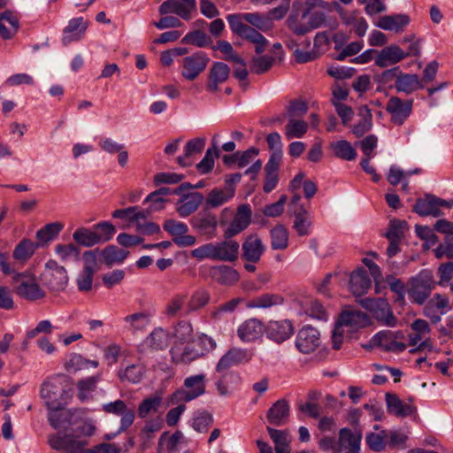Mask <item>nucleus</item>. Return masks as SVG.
Listing matches in <instances>:
<instances>
[{
	"label": "nucleus",
	"instance_id": "obj_1",
	"mask_svg": "<svg viewBox=\"0 0 453 453\" xmlns=\"http://www.w3.org/2000/svg\"><path fill=\"white\" fill-rule=\"evenodd\" d=\"M252 357L253 353L246 349L233 348L219 358L216 365V373L218 375L215 377V384L219 395H226L228 394L226 380L228 377L233 376L229 369L232 366L250 362Z\"/></svg>",
	"mask_w": 453,
	"mask_h": 453
},
{
	"label": "nucleus",
	"instance_id": "obj_2",
	"mask_svg": "<svg viewBox=\"0 0 453 453\" xmlns=\"http://www.w3.org/2000/svg\"><path fill=\"white\" fill-rule=\"evenodd\" d=\"M114 219H120L127 222V226H134L135 231L145 235H152L160 232L157 224L149 221L150 211L141 210L138 206L118 209L111 214Z\"/></svg>",
	"mask_w": 453,
	"mask_h": 453
},
{
	"label": "nucleus",
	"instance_id": "obj_3",
	"mask_svg": "<svg viewBox=\"0 0 453 453\" xmlns=\"http://www.w3.org/2000/svg\"><path fill=\"white\" fill-rule=\"evenodd\" d=\"M226 19L231 31H240L241 27H252L263 32L270 31L273 27L267 14L260 12H241L228 14Z\"/></svg>",
	"mask_w": 453,
	"mask_h": 453
},
{
	"label": "nucleus",
	"instance_id": "obj_4",
	"mask_svg": "<svg viewBox=\"0 0 453 453\" xmlns=\"http://www.w3.org/2000/svg\"><path fill=\"white\" fill-rule=\"evenodd\" d=\"M411 332L408 334L409 345L415 347L411 352L433 349L431 340L432 328L429 323L423 319H415L410 326Z\"/></svg>",
	"mask_w": 453,
	"mask_h": 453
},
{
	"label": "nucleus",
	"instance_id": "obj_5",
	"mask_svg": "<svg viewBox=\"0 0 453 453\" xmlns=\"http://www.w3.org/2000/svg\"><path fill=\"white\" fill-rule=\"evenodd\" d=\"M435 287L436 282L433 274L428 271H423L412 280L408 291L409 298L412 303L422 305L427 301Z\"/></svg>",
	"mask_w": 453,
	"mask_h": 453
},
{
	"label": "nucleus",
	"instance_id": "obj_6",
	"mask_svg": "<svg viewBox=\"0 0 453 453\" xmlns=\"http://www.w3.org/2000/svg\"><path fill=\"white\" fill-rule=\"evenodd\" d=\"M41 396L51 411L61 410L66 404L65 390L58 378H51L42 383Z\"/></svg>",
	"mask_w": 453,
	"mask_h": 453
},
{
	"label": "nucleus",
	"instance_id": "obj_7",
	"mask_svg": "<svg viewBox=\"0 0 453 453\" xmlns=\"http://www.w3.org/2000/svg\"><path fill=\"white\" fill-rule=\"evenodd\" d=\"M183 389H179L172 395V403L190 402L205 393V375L196 374L188 376L184 380Z\"/></svg>",
	"mask_w": 453,
	"mask_h": 453
},
{
	"label": "nucleus",
	"instance_id": "obj_8",
	"mask_svg": "<svg viewBox=\"0 0 453 453\" xmlns=\"http://www.w3.org/2000/svg\"><path fill=\"white\" fill-rule=\"evenodd\" d=\"M364 308L370 311L372 316L382 325L395 326L396 318L394 316L388 303L383 298H366L361 301Z\"/></svg>",
	"mask_w": 453,
	"mask_h": 453
},
{
	"label": "nucleus",
	"instance_id": "obj_9",
	"mask_svg": "<svg viewBox=\"0 0 453 453\" xmlns=\"http://www.w3.org/2000/svg\"><path fill=\"white\" fill-rule=\"evenodd\" d=\"M210 58L204 51H196L183 58L181 75L188 81H195L207 67Z\"/></svg>",
	"mask_w": 453,
	"mask_h": 453
},
{
	"label": "nucleus",
	"instance_id": "obj_10",
	"mask_svg": "<svg viewBox=\"0 0 453 453\" xmlns=\"http://www.w3.org/2000/svg\"><path fill=\"white\" fill-rule=\"evenodd\" d=\"M68 280L67 272L64 266L59 265L54 260H50L45 265L42 281L52 291L64 290L68 284Z\"/></svg>",
	"mask_w": 453,
	"mask_h": 453
},
{
	"label": "nucleus",
	"instance_id": "obj_11",
	"mask_svg": "<svg viewBox=\"0 0 453 453\" xmlns=\"http://www.w3.org/2000/svg\"><path fill=\"white\" fill-rule=\"evenodd\" d=\"M14 288L17 294L29 301H35L44 296L43 290L29 273H17L14 277Z\"/></svg>",
	"mask_w": 453,
	"mask_h": 453
},
{
	"label": "nucleus",
	"instance_id": "obj_12",
	"mask_svg": "<svg viewBox=\"0 0 453 453\" xmlns=\"http://www.w3.org/2000/svg\"><path fill=\"white\" fill-rule=\"evenodd\" d=\"M413 100H403L398 96H391L385 107L390 115V121L397 126H402L412 112Z\"/></svg>",
	"mask_w": 453,
	"mask_h": 453
},
{
	"label": "nucleus",
	"instance_id": "obj_13",
	"mask_svg": "<svg viewBox=\"0 0 453 453\" xmlns=\"http://www.w3.org/2000/svg\"><path fill=\"white\" fill-rule=\"evenodd\" d=\"M451 310L449 298L442 294L436 293L428 300L423 309V315L430 319L432 324L441 321V316Z\"/></svg>",
	"mask_w": 453,
	"mask_h": 453
},
{
	"label": "nucleus",
	"instance_id": "obj_14",
	"mask_svg": "<svg viewBox=\"0 0 453 453\" xmlns=\"http://www.w3.org/2000/svg\"><path fill=\"white\" fill-rule=\"evenodd\" d=\"M252 211L249 204H241L233 219L224 231V238L231 239L244 231L251 222Z\"/></svg>",
	"mask_w": 453,
	"mask_h": 453
},
{
	"label": "nucleus",
	"instance_id": "obj_15",
	"mask_svg": "<svg viewBox=\"0 0 453 453\" xmlns=\"http://www.w3.org/2000/svg\"><path fill=\"white\" fill-rule=\"evenodd\" d=\"M309 12V9H303L302 2L293 4L292 11L286 20V24L296 35L302 36L310 33L308 20L304 21Z\"/></svg>",
	"mask_w": 453,
	"mask_h": 453
},
{
	"label": "nucleus",
	"instance_id": "obj_16",
	"mask_svg": "<svg viewBox=\"0 0 453 453\" xmlns=\"http://www.w3.org/2000/svg\"><path fill=\"white\" fill-rule=\"evenodd\" d=\"M196 8V0H166L160 4L158 12L161 15L173 13L185 20H188L191 19V12Z\"/></svg>",
	"mask_w": 453,
	"mask_h": 453
},
{
	"label": "nucleus",
	"instance_id": "obj_17",
	"mask_svg": "<svg viewBox=\"0 0 453 453\" xmlns=\"http://www.w3.org/2000/svg\"><path fill=\"white\" fill-rule=\"evenodd\" d=\"M172 360L176 365H188L204 356L196 342H188L185 346L174 345L170 350Z\"/></svg>",
	"mask_w": 453,
	"mask_h": 453
},
{
	"label": "nucleus",
	"instance_id": "obj_18",
	"mask_svg": "<svg viewBox=\"0 0 453 453\" xmlns=\"http://www.w3.org/2000/svg\"><path fill=\"white\" fill-rule=\"evenodd\" d=\"M164 229L173 236V242L180 247L193 246L196 239L194 235L187 234L188 226L175 219H167L164 224Z\"/></svg>",
	"mask_w": 453,
	"mask_h": 453
},
{
	"label": "nucleus",
	"instance_id": "obj_19",
	"mask_svg": "<svg viewBox=\"0 0 453 453\" xmlns=\"http://www.w3.org/2000/svg\"><path fill=\"white\" fill-rule=\"evenodd\" d=\"M320 334L311 326H303L297 334L296 346L298 350L304 354L314 351L319 345Z\"/></svg>",
	"mask_w": 453,
	"mask_h": 453
},
{
	"label": "nucleus",
	"instance_id": "obj_20",
	"mask_svg": "<svg viewBox=\"0 0 453 453\" xmlns=\"http://www.w3.org/2000/svg\"><path fill=\"white\" fill-rule=\"evenodd\" d=\"M403 338L402 332H392L388 330L377 333L372 339L374 345L380 346L387 351L403 352L406 349V344L396 341V338Z\"/></svg>",
	"mask_w": 453,
	"mask_h": 453
},
{
	"label": "nucleus",
	"instance_id": "obj_21",
	"mask_svg": "<svg viewBox=\"0 0 453 453\" xmlns=\"http://www.w3.org/2000/svg\"><path fill=\"white\" fill-rule=\"evenodd\" d=\"M265 328L263 323L255 318L248 319L237 327V336L242 342H252L260 339Z\"/></svg>",
	"mask_w": 453,
	"mask_h": 453
},
{
	"label": "nucleus",
	"instance_id": "obj_22",
	"mask_svg": "<svg viewBox=\"0 0 453 453\" xmlns=\"http://www.w3.org/2000/svg\"><path fill=\"white\" fill-rule=\"evenodd\" d=\"M266 335L277 343L289 339L294 334V327L290 320H271L265 327Z\"/></svg>",
	"mask_w": 453,
	"mask_h": 453
},
{
	"label": "nucleus",
	"instance_id": "obj_23",
	"mask_svg": "<svg viewBox=\"0 0 453 453\" xmlns=\"http://www.w3.org/2000/svg\"><path fill=\"white\" fill-rule=\"evenodd\" d=\"M242 257L250 262L257 263L265 251L261 238L257 234L246 236L242 245Z\"/></svg>",
	"mask_w": 453,
	"mask_h": 453
},
{
	"label": "nucleus",
	"instance_id": "obj_24",
	"mask_svg": "<svg viewBox=\"0 0 453 453\" xmlns=\"http://www.w3.org/2000/svg\"><path fill=\"white\" fill-rule=\"evenodd\" d=\"M362 438L361 430L356 427L352 432L349 428H342L339 433V453H359Z\"/></svg>",
	"mask_w": 453,
	"mask_h": 453
},
{
	"label": "nucleus",
	"instance_id": "obj_25",
	"mask_svg": "<svg viewBox=\"0 0 453 453\" xmlns=\"http://www.w3.org/2000/svg\"><path fill=\"white\" fill-rule=\"evenodd\" d=\"M192 226L202 235L211 239L216 235L218 220L210 212H200L191 219Z\"/></svg>",
	"mask_w": 453,
	"mask_h": 453
},
{
	"label": "nucleus",
	"instance_id": "obj_26",
	"mask_svg": "<svg viewBox=\"0 0 453 453\" xmlns=\"http://www.w3.org/2000/svg\"><path fill=\"white\" fill-rule=\"evenodd\" d=\"M336 11L345 26H351L358 37H363L368 29V24L364 17L358 15L357 11H347L337 4Z\"/></svg>",
	"mask_w": 453,
	"mask_h": 453
},
{
	"label": "nucleus",
	"instance_id": "obj_27",
	"mask_svg": "<svg viewBox=\"0 0 453 453\" xmlns=\"http://www.w3.org/2000/svg\"><path fill=\"white\" fill-rule=\"evenodd\" d=\"M407 58V54L398 45L391 44L379 51L375 58V65L380 68L394 65Z\"/></svg>",
	"mask_w": 453,
	"mask_h": 453
},
{
	"label": "nucleus",
	"instance_id": "obj_28",
	"mask_svg": "<svg viewBox=\"0 0 453 453\" xmlns=\"http://www.w3.org/2000/svg\"><path fill=\"white\" fill-rule=\"evenodd\" d=\"M49 443L55 449H64L69 453H82L87 441L76 440L69 434H56L50 437Z\"/></svg>",
	"mask_w": 453,
	"mask_h": 453
},
{
	"label": "nucleus",
	"instance_id": "obj_29",
	"mask_svg": "<svg viewBox=\"0 0 453 453\" xmlns=\"http://www.w3.org/2000/svg\"><path fill=\"white\" fill-rule=\"evenodd\" d=\"M337 323L345 328L348 333L365 326L369 323V319L365 313L357 310H346L344 311Z\"/></svg>",
	"mask_w": 453,
	"mask_h": 453
},
{
	"label": "nucleus",
	"instance_id": "obj_30",
	"mask_svg": "<svg viewBox=\"0 0 453 453\" xmlns=\"http://www.w3.org/2000/svg\"><path fill=\"white\" fill-rule=\"evenodd\" d=\"M240 27V31H232V33L252 43L257 54H261L266 50L269 41L260 32L252 27Z\"/></svg>",
	"mask_w": 453,
	"mask_h": 453
},
{
	"label": "nucleus",
	"instance_id": "obj_31",
	"mask_svg": "<svg viewBox=\"0 0 453 453\" xmlns=\"http://www.w3.org/2000/svg\"><path fill=\"white\" fill-rule=\"evenodd\" d=\"M180 200L176 203V211L182 218H186L194 213L203 200V196L199 192L181 193Z\"/></svg>",
	"mask_w": 453,
	"mask_h": 453
},
{
	"label": "nucleus",
	"instance_id": "obj_32",
	"mask_svg": "<svg viewBox=\"0 0 453 453\" xmlns=\"http://www.w3.org/2000/svg\"><path fill=\"white\" fill-rule=\"evenodd\" d=\"M394 88L398 93L411 95L422 89L424 84L418 74L406 73L400 69V73L398 74L396 83L394 84Z\"/></svg>",
	"mask_w": 453,
	"mask_h": 453
},
{
	"label": "nucleus",
	"instance_id": "obj_33",
	"mask_svg": "<svg viewBox=\"0 0 453 453\" xmlns=\"http://www.w3.org/2000/svg\"><path fill=\"white\" fill-rule=\"evenodd\" d=\"M230 69L223 62H215L210 68L206 88L210 92H216L219 86L224 83L229 76Z\"/></svg>",
	"mask_w": 453,
	"mask_h": 453
},
{
	"label": "nucleus",
	"instance_id": "obj_34",
	"mask_svg": "<svg viewBox=\"0 0 453 453\" xmlns=\"http://www.w3.org/2000/svg\"><path fill=\"white\" fill-rule=\"evenodd\" d=\"M414 211L420 216H433L438 218L443 215L440 209L439 197L434 195H426L419 198L414 206Z\"/></svg>",
	"mask_w": 453,
	"mask_h": 453
},
{
	"label": "nucleus",
	"instance_id": "obj_35",
	"mask_svg": "<svg viewBox=\"0 0 453 453\" xmlns=\"http://www.w3.org/2000/svg\"><path fill=\"white\" fill-rule=\"evenodd\" d=\"M216 261L232 262L237 259L240 245L236 241L226 239L214 242Z\"/></svg>",
	"mask_w": 453,
	"mask_h": 453
},
{
	"label": "nucleus",
	"instance_id": "obj_36",
	"mask_svg": "<svg viewBox=\"0 0 453 453\" xmlns=\"http://www.w3.org/2000/svg\"><path fill=\"white\" fill-rule=\"evenodd\" d=\"M372 281L363 268H357L349 275V290L356 296H362L371 288Z\"/></svg>",
	"mask_w": 453,
	"mask_h": 453
},
{
	"label": "nucleus",
	"instance_id": "obj_37",
	"mask_svg": "<svg viewBox=\"0 0 453 453\" xmlns=\"http://www.w3.org/2000/svg\"><path fill=\"white\" fill-rule=\"evenodd\" d=\"M19 28L18 16L12 11H5L0 14V35L4 40L12 39Z\"/></svg>",
	"mask_w": 453,
	"mask_h": 453
},
{
	"label": "nucleus",
	"instance_id": "obj_38",
	"mask_svg": "<svg viewBox=\"0 0 453 453\" xmlns=\"http://www.w3.org/2000/svg\"><path fill=\"white\" fill-rule=\"evenodd\" d=\"M235 194V189L231 185H226L223 188H214L211 190L206 197V206L209 208H218L230 201Z\"/></svg>",
	"mask_w": 453,
	"mask_h": 453
},
{
	"label": "nucleus",
	"instance_id": "obj_39",
	"mask_svg": "<svg viewBox=\"0 0 453 453\" xmlns=\"http://www.w3.org/2000/svg\"><path fill=\"white\" fill-rule=\"evenodd\" d=\"M289 416V404L284 399L274 403L268 410L267 419L274 426H283L287 423Z\"/></svg>",
	"mask_w": 453,
	"mask_h": 453
},
{
	"label": "nucleus",
	"instance_id": "obj_40",
	"mask_svg": "<svg viewBox=\"0 0 453 453\" xmlns=\"http://www.w3.org/2000/svg\"><path fill=\"white\" fill-rule=\"evenodd\" d=\"M410 23V18L405 14L385 15L380 17L375 25L384 30L400 32Z\"/></svg>",
	"mask_w": 453,
	"mask_h": 453
},
{
	"label": "nucleus",
	"instance_id": "obj_41",
	"mask_svg": "<svg viewBox=\"0 0 453 453\" xmlns=\"http://www.w3.org/2000/svg\"><path fill=\"white\" fill-rule=\"evenodd\" d=\"M87 27V23L81 17L70 19L67 27L64 29L63 42L68 44L73 41L81 39L86 32Z\"/></svg>",
	"mask_w": 453,
	"mask_h": 453
},
{
	"label": "nucleus",
	"instance_id": "obj_42",
	"mask_svg": "<svg viewBox=\"0 0 453 453\" xmlns=\"http://www.w3.org/2000/svg\"><path fill=\"white\" fill-rule=\"evenodd\" d=\"M386 403L388 413L398 418H405L413 413L414 409L411 405L403 403L396 395L388 393L386 395Z\"/></svg>",
	"mask_w": 453,
	"mask_h": 453
},
{
	"label": "nucleus",
	"instance_id": "obj_43",
	"mask_svg": "<svg viewBox=\"0 0 453 453\" xmlns=\"http://www.w3.org/2000/svg\"><path fill=\"white\" fill-rule=\"evenodd\" d=\"M283 302L284 298L281 296L266 293L247 302L246 307L249 309H268L273 306L281 305Z\"/></svg>",
	"mask_w": 453,
	"mask_h": 453
},
{
	"label": "nucleus",
	"instance_id": "obj_44",
	"mask_svg": "<svg viewBox=\"0 0 453 453\" xmlns=\"http://www.w3.org/2000/svg\"><path fill=\"white\" fill-rule=\"evenodd\" d=\"M124 327L133 333L144 331L150 324V317L147 312H136L126 316L124 319Z\"/></svg>",
	"mask_w": 453,
	"mask_h": 453
},
{
	"label": "nucleus",
	"instance_id": "obj_45",
	"mask_svg": "<svg viewBox=\"0 0 453 453\" xmlns=\"http://www.w3.org/2000/svg\"><path fill=\"white\" fill-rule=\"evenodd\" d=\"M267 432L274 443L276 453H291L289 447L291 438L287 431L278 430L267 426Z\"/></svg>",
	"mask_w": 453,
	"mask_h": 453
},
{
	"label": "nucleus",
	"instance_id": "obj_46",
	"mask_svg": "<svg viewBox=\"0 0 453 453\" xmlns=\"http://www.w3.org/2000/svg\"><path fill=\"white\" fill-rule=\"evenodd\" d=\"M99 374L82 379L77 382V397L81 402H87L92 399V393L96 390L97 383L100 381Z\"/></svg>",
	"mask_w": 453,
	"mask_h": 453
},
{
	"label": "nucleus",
	"instance_id": "obj_47",
	"mask_svg": "<svg viewBox=\"0 0 453 453\" xmlns=\"http://www.w3.org/2000/svg\"><path fill=\"white\" fill-rule=\"evenodd\" d=\"M293 228L299 236H307L311 233L312 220L308 211L301 208L295 212Z\"/></svg>",
	"mask_w": 453,
	"mask_h": 453
},
{
	"label": "nucleus",
	"instance_id": "obj_48",
	"mask_svg": "<svg viewBox=\"0 0 453 453\" xmlns=\"http://www.w3.org/2000/svg\"><path fill=\"white\" fill-rule=\"evenodd\" d=\"M145 372L142 365L132 364L122 367L118 372V376L121 381H127L133 384L139 383Z\"/></svg>",
	"mask_w": 453,
	"mask_h": 453
},
{
	"label": "nucleus",
	"instance_id": "obj_49",
	"mask_svg": "<svg viewBox=\"0 0 453 453\" xmlns=\"http://www.w3.org/2000/svg\"><path fill=\"white\" fill-rule=\"evenodd\" d=\"M309 128V125L303 119L289 118L285 127L284 135L288 140L302 138L305 135Z\"/></svg>",
	"mask_w": 453,
	"mask_h": 453
},
{
	"label": "nucleus",
	"instance_id": "obj_50",
	"mask_svg": "<svg viewBox=\"0 0 453 453\" xmlns=\"http://www.w3.org/2000/svg\"><path fill=\"white\" fill-rule=\"evenodd\" d=\"M96 360H89L85 358L80 354H71L65 363V368L69 372H76L78 371L86 370L89 368H96L98 366Z\"/></svg>",
	"mask_w": 453,
	"mask_h": 453
},
{
	"label": "nucleus",
	"instance_id": "obj_51",
	"mask_svg": "<svg viewBox=\"0 0 453 453\" xmlns=\"http://www.w3.org/2000/svg\"><path fill=\"white\" fill-rule=\"evenodd\" d=\"M334 155L341 159L351 161L357 157V152L351 143L346 140H340L330 143Z\"/></svg>",
	"mask_w": 453,
	"mask_h": 453
},
{
	"label": "nucleus",
	"instance_id": "obj_52",
	"mask_svg": "<svg viewBox=\"0 0 453 453\" xmlns=\"http://www.w3.org/2000/svg\"><path fill=\"white\" fill-rule=\"evenodd\" d=\"M214 280L222 285H233L239 280L236 270L226 265H220L213 269Z\"/></svg>",
	"mask_w": 453,
	"mask_h": 453
},
{
	"label": "nucleus",
	"instance_id": "obj_53",
	"mask_svg": "<svg viewBox=\"0 0 453 453\" xmlns=\"http://www.w3.org/2000/svg\"><path fill=\"white\" fill-rule=\"evenodd\" d=\"M400 73V67L395 66L374 76V81L378 84L377 91L382 90L384 88H394L396 83L398 74Z\"/></svg>",
	"mask_w": 453,
	"mask_h": 453
},
{
	"label": "nucleus",
	"instance_id": "obj_54",
	"mask_svg": "<svg viewBox=\"0 0 453 453\" xmlns=\"http://www.w3.org/2000/svg\"><path fill=\"white\" fill-rule=\"evenodd\" d=\"M38 247V243L24 239L15 247L12 256L16 260L26 262L34 255Z\"/></svg>",
	"mask_w": 453,
	"mask_h": 453
},
{
	"label": "nucleus",
	"instance_id": "obj_55",
	"mask_svg": "<svg viewBox=\"0 0 453 453\" xmlns=\"http://www.w3.org/2000/svg\"><path fill=\"white\" fill-rule=\"evenodd\" d=\"M273 250H285L288 246V232L282 225H277L270 231Z\"/></svg>",
	"mask_w": 453,
	"mask_h": 453
},
{
	"label": "nucleus",
	"instance_id": "obj_56",
	"mask_svg": "<svg viewBox=\"0 0 453 453\" xmlns=\"http://www.w3.org/2000/svg\"><path fill=\"white\" fill-rule=\"evenodd\" d=\"M358 115L361 117V119L353 126L352 132L357 137H361L370 131L372 127V113L367 106H363L359 109Z\"/></svg>",
	"mask_w": 453,
	"mask_h": 453
},
{
	"label": "nucleus",
	"instance_id": "obj_57",
	"mask_svg": "<svg viewBox=\"0 0 453 453\" xmlns=\"http://www.w3.org/2000/svg\"><path fill=\"white\" fill-rule=\"evenodd\" d=\"M162 403L163 399L158 395L145 398L138 406V416L141 418H145L148 415L157 412Z\"/></svg>",
	"mask_w": 453,
	"mask_h": 453
},
{
	"label": "nucleus",
	"instance_id": "obj_58",
	"mask_svg": "<svg viewBox=\"0 0 453 453\" xmlns=\"http://www.w3.org/2000/svg\"><path fill=\"white\" fill-rule=\"evenodd\" d=\"M73 239L83 247H92L98 244V239L94 228L80 227L73 234Z\"/></svg>",
	"mask_w": 453,
	"mask_h": 453
},
{
	"label": "nucleus",
	"instance_id": "obj_59",
	"mask_svg": "<svg viewBox=\"0 0 453 453\" xmlns=\"http://www.w3.org/2000/svg\"><path fill=\"white\" fill-rule=\"evenodd\" d=\"M55 252L63 262L80 260L81 249L73 243L58 244Z\"/></svg>",
	"mask_w": 453,
	"mask_h": 453
},
{
	"label": "nucleus",
	"instance_id": "obj_60",
	"mask_svg": "<svg viewBox=\"0 0 453 453\" xmlns=\"http://www.w3.org/2000/svg\"><path fill=\"white\" fill-rule=\"evenodd\" d=\"M303 311L311 318L319 320H327L328 314L324 306L318 301L312 298H308L303 304Z\"/></svg>",
	"mask_w": 453,
	"mask_h": 453
},
{
	"label": "nucleus",
	"instance_id": "obj_61",
	"mask_svg": "<svg viewBox=\"0 0 453 453\" xmlns=\"http://www.w3.org/2000/svg\"><path fill=\"white\" fill-rule=\"evenodd\" d=\"M104 263L108 265L121 264L128 256V251L114 245L106 247L101 251Z\"/></svg>",
	"mask_w": 453,
	"mask_h": 453
},
{
	"label": "nucleus",
	"instance_id": "obj_62",
	"mask_svg": "<svg viewBox=\"0 0 453 453\" xmlns=\"http://www.w3.org/2000/svg\"><path fill=\"white\" fill-rule=\"evenodd\" d=\"M146 343L152 349L161 350L165 349L169 344V335L166 331L162 328L155 329L146 339Z\"/></svg>",
	"mask_w": 453,
	"mask_h": 453
},
{
	"label": "nucleus",
	"instance_id": "obj_63",
	"mask_svg": "<svg viewBox=\"0 0 453 453\" xmlns=\"http://www.w3.org/2000/svg\"><path fill=\"white\" fill-rule=\"evenodd\" d=\"M63 227L64 226L60 222L49 223L37 231L36 238L42 243L49 242L58 235Z\"/></svg>",
	"mask_w": 453,
	"mask_h": 453
},
{
	"label": "nucleus",
	"instance_id": "obj_64",
	"mask_svg": "<svg viewBox=\"0 0 453 453\" xmlns=\"http://www.w3.org/2000/svg\"><path fill=\"white\" fill-rule=\"evenodd\" d=\"M213 423L211 413L202 411L194 413L191 426L198 433H205Z\"/></svg>",
	"mask_w": 453,
	"mask_h": 453
}]
</instances>
